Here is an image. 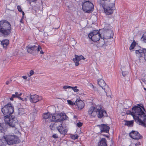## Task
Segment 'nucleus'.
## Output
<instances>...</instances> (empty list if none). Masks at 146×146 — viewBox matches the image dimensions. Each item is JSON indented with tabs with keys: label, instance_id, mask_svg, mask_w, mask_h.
<instances>
[{
	"label": "nucleus",
	"instance_id": "nucleus-13",
	"mask_svg": "<svg viewBox=\"0 0 146 146\" xmlns=\"http://www.w3.org/2000/svg\"><path fill=\"white\" fill-rule=\"evenodd\" d=\"M42 99V98L41 96H38L36 94L33 95L31 94L29 100L31 103H36Z\"/></svg>",
	"mask_w": 146,
	"mask_h": 146
},
{
	"label": "nucleus",
	"instance_id": "nucleus-12",
	"mask_svg": "<svg viewBox=\"0 0 146 146\" xmlns=\"http://www.w3.org/2000/svg\"><path fill=\"white\" fill-rule=\"evenodd\" d=\"M89 115L91 117H95L96 116L97 111L96 110V105L95 107L91 106L90 108L88 111Z\"/></svg>",
	"mask_w": 146,
	"mask_h": 146
},
{
	"label": "nucleus",
	"instance_id": "nucleus-4",
	"mask_svg": "<svg viewBox=\"0 0 146 146\" xmlns=\"http://www.w3.org/2000/svg\"><path fill=\"white\" fill-rule=\"evenodd\" d=\"M3 137L7 144L9 145L17 144L20 142L19 138L14 134H9L5 135L3 136Z\"/></svg>",
	"mask_w": 146,
	"mask_h": 146
},
{
	"label": "nucleus",
	"instance_id": "nucleus-17",
	"mask_svg": "<svg viewBox=\"0 0 146 146\" xmlns=\"http://www.w3.org/2000/svg\"><path fill=\"white\" fill-rule=\"evenodd\" d=\"M99 127L101 132L108 133L109 132L110 127L104 124H102L98 125Z\"/></svg>",
	"mask_w": 146,
	"mask_h": 146
},
{
	"label": "nucleus",
	"instance_id": "nucleus-30",
	"mask_svg": "<svg viewBox=\"0 0 146 146\" xmlns=\"http://www.w3.org/2000/svg\"><path fill=\"white\" fill-rule=\"evenodd\" d=\"M7 143L5 142H3L2 140H0V146H6Z\"/></svg>",
	"mask_w": 146,
	"mask_h": 146
},
{
	"label": "nucleus",
	"instance_id": "nucleus-25",
	"mask_svg": "<svg viewBox=\"0 0 146 146\" xmlns=\"http://www.w3.org/2000/svg\"><path fill=\"white\" fill-rule=\"evenodd\" d=\"M25 113L24 109L23 108H19L18 110V114L21 115Z\"/></svg>",
	"mask_w": 146,
	"mask_h": 146
},
{
	"label": "nucleus",
	"instance_id": "nucleus-27",
	"mask_svg": "<svg viewBox=\"0 0 146 146\" xmlns=\"http://www.w3.org/2000/svg\"><path fill=\"white\" fill-rule=\"evenodd\" d=\"M70 138L74 139H77L78 138V136L77 134L72 135L70 136Z\"/></svg>",
	"mask_w": 146,
	"mask_h": 146
},
{
	"label": "nucleus",
	"instance_id": "nucleus-36",
	"mask_svg": "<svg viewBox=\"0 0 146 146\" xmlns=\"http://www.w3.org/2000/svg\"><path fill=\"white\" fill-rule=\"evenodd\" d=\"M17 8L18 11L19 12H22V10L21 7L20 5L17 6Z\"/></svg>",
	"mask_w": 146,
	"mask_h": 146
},
{
	"label": "nucleus",
	"instance_id": "nucleus-41",
	"mask_svg": "<svg viewBox=\"0 0 146 146\" xmlns=\"http://www.w3.org/2000/svg\"><path fill=\"white\" fill-rule=\"evenodd\" d=\"M24 19V18H23L22 17V18L20 19V23H22V24L23 23V20Z\"/></svg>",
	"mask_w": 146,
	"mask_h": 146
},
{
	"label": "nucleus",
	"instance_id": "nucleus-28",
	"mask_svg": "<svg viewBox=\"0 0 146 146\" xmlns=\"http://www.w3.org/2000/svg\"><path fill=\"white\" fill-rule=\"evenodd\" d=\"M68 104L70 105L74 106L75 104V102H73L70 100H68L67 101Z\"/></svg>",
	"mask_w": 146,
	"mask_h": 146
},
{
	"label": "nucleus",
	"instance_id": "nucleus-18",
	"mask_svg": "<svg viewBox=\"0 0 146 146\" xmlns=\"http://www.w3.org/2000/svg\"><path fill=\"white\" fill-rule=\"evenodd\" d=\"M27 52L31 54H33L36 52L37 46L35 45H28L26 47Z\"/></svg>",
	"mask_w": 146,
	"mask_h": 146
},
{
	"label": "nucleus",
	"instance_id": "nucleus-39",
	"mask_svg": "<svg viewBox=\"0 0 146 146\" xmlns=\"http://www.w3.org/2000/svg\"><path fill=\"white\" fill-rule=\"evenodd\" d=\"M52 137L55 139H57L58 138V136L57 134H54L52 135Z\"/></svg>",
	"mask_w": 146,
	"mask_h": 146
},
{
	"label": "nucleus",
	"instance_id": "nucleus-32",
	"mask_svg": "<svg viewBox=\"0 0 146 146\" xmlns=\"http://www.w3.org/2000/svg\"><path fill=\"white\" fill-rule=\"evenodd\" d=\"M55 125V123H51L50 125V127L51 130H54L55 129V127L54 126V125Z\"/></svg>",
	"mask_w": 146,
	"mask_h": 146
},
{
	"label": "nucleus",
	"instance_id": "nucleus-40",
	"mask_svg": "<svg viewBox=\"0 0 146 146\" xmlns=\"http://www.w3.org/2000/svg\"><path fill=\"white\" fill-rule=\"evenodd\" d=\"M20 100H22V101H25V100L27 101V99L26 98H23L20 97V98H19Z\"/></svg>",
	"mask_w": 146,
	"mask_h": 146
},
{
	"label": "nucleus",
	"instance_id": "nucleus-38",
	"mask_svg": "<svg viewBox=\"0 0 146 146\" xmlns=\"http://www.w3.org/2000/svg\"><path fill=\"white\" fill-rule=\"evenodd\" d=\"M71 86H63V88L64 89H67L68 88H71Z\"/></svg>",
	"mask_w": 146,
	"mask_h": 146
},
{
	"label": "nucleus",
	"instance_id": "nucleus-16",
	"mask_svg": "<svg viewBox=\"0 0 146 146\" xmlns=\"http://www.w3.org/2000/svg\"><path fill=\"white\" fill-rule=\"evenodd\" d=\"M57 129L60 133L62 135H65L68 131V129L66 127H64L62 125V123H60L59 125L58 126Z\"/></svg>",
	"mask_w": 146,
	"mask_h": 146
},
{
	"label": "nucleus",
	"instance_id": "nucleus-48",
	"mask_svg": "<svg viewBox=\"0 0 146 146\" xmlns=\"http://www.w3.org/2000/svg\"><path fill=\"white\" fill-rule=\"evenodd\" d=\"M44 52L42 50H41L40 51V54H44Z\"/></svg>",
	"mask_w": 146,
	"mask_h": 146
},
{
	"label": "nucleus",
	"instance_id": "nucleus-3",
	"mask_svg": "<svg viewBox=\"0 0 146 146\" xmlns=\"http://www.w3.org/2000/svg\"><path fill=\"white\" fill-rule=\"evenodd\" d=\"M12 31L10 23L6 20L0 21V36L6 37L9 35Z\"/></svg>",
	"mask_w": 146,
	"mask_h": 146
},
{
	"label": "nucleus",
	"instance_id": "nucleus-15",
	"mask_svg": "<svg viewBox=\"0 0 146 146\" xmlns=\"http://www.w3.org/2000/svg\"><path fill=\"white\" fill-rule=\"evenodd\" d=\"M74 57L75 58H73V60L75 63L76 66H78L79 65V61L82 59L85 60V58L82 55L78 56L75 54Z\"/></svg>",
	"mask_w": 146,
	"mask_h": 146
},
{
	"label": "nucleus",
	"instance_id": "nucleus-45",
	"mask_svg": "<svg viewBox=\"0 0 146 146\" xmlns=\"http://www.w3.org/2000/svg\"><path fill=\"white\" fill-rule=\"evenodd\" d=\"M21 13H22V18H24V15H25V13L24 12L22 11V12H21Z\"/></svg>",
	"mask_w": 146,
	"mask_h": 146
},
{
	"label": "nucleus",
	"instance_id": "nucleus-8",
	"mask_svg": "<svg viewBox=\"0 0 146 146\" xmlns=\"http://www.w3.org/2000/svg\"><path fill=\"white\" fill-rule=\"evenodd\" d=\"M96 109L97 111V115L98 118H101L103 117L106 115V112L102 105H96Z\"/></svg>",
	"mask_w": 146,
	"mask_h": 146
},
{
	"label": "nucleus",
	"instance_id": "nucleus-29",
	"mask_svg": "<svg viewBox=\"0 0 146 146\" xmlns=\"http://www.w3.org/2000/svg\"><path fill=\"white\" fill-rule=\"evenodd\" d=\"M77 87L75 86L74 87L71 86V88L72 89L74 92H78L79 91V90L77 89Z\"/></svg>",
	"mask_w": 146,
	"mask_h": 146
},
{
	"label": "nucleus",
	"instance_id": "nucleus-7",
	"mask_svg": "<svg viewBox=\"0 0 146 146\" xmlns=\"http://www.w3.org/2000/svg\"><path fill=\"white\" fill-rule=\"evenodd\" d=\"M88 36L89 38L94 42L99 41L100 38L102 39L101 37H102L98 30L93 31L89 34Z\"/></svg>",
	"mask_w": 146,
	"mask_h": 146
},
{
	"label": "nucleus",
	"instance_id": "nucleus-50",
	"mask_svg": "<svg viewBox=\"0 0 146 146\" xmlns=\"http://www.w3.org/2000/svg\"><path fill=\"white\" fill-rule=\"evenodd\" d=\"M144 38L146 40V33L144 35Z\"/></svg>",
	"mask_w": 146,
	"mask_h": 146
},
{
	"label": "nucleus",
	"instance_id": "nucleus-21",
	"mask_svg": "<svg viewBox=\"0 0 146 146\" xmlns=\"http://www.w3.org/2000/svg\"><path fill=\"white\" fill-rule=\"evenodd\" d=\"M98 146H107L106 140L102 138L98 143Z\"/></svg>",
	"mask_w": 146,
	"mask_h": 146
},
{
	"label": "nucleus",
	"instance_id": "nucleus-14",
	"mask_svg": "<svg viewBox=\"0 0 146 146\" xmlns=\"http://www.w3.org/2000/svg\"><path fill=\"white\" fill-rule=\"evenodd\" d=\"M113 35V32L112 30H110L108 31L104 32V35L102 36V38L103 40L107 39L112 38Z\"/></svg>",
	"mask_w": 146,
	"mask_h": 146
},
{
	"label": "nucleus",
	"instance_id": "nucleus-20",
	"mask_svg": "<svg viewBox=\"0 0 146 146\" xmlns=\"http://www.w3.org/2000/svg\"><path fill=\"white\" fill-rule=\"evenodd\" d=\"M135 53L138 57L140 58L144 56V58H145V54L144 52V50L143 51L141 50H137L135 51Z\"/></svg>",
	"mask_w": 146,
	"mask_h": 146
},
{
	"label": "nucleus",
	"instance_id": "nucleus-51",
	"mask_svg": "<svg viewBox=\"0 0 146 146\" xmlns=\"http://www.w3.org/2000/svg\"><path fill=\"white\" fill-rule=\"evenodd\" d=\"M124 72H122V75L123 76H125V75H124Z\"/></svg>",
	"mask_w": 146,
	"mask_h": 146
},
{
	"label": "nucleus",
	"instance_id": "nucleus-37",
	"mask_svg": "<svg viewBox=\"0 0 146 146\" xmlns=\"http://www.w3.org/2000/svg\"><path fill=\"white\" fill-rule=\"evenodd\" d=\"M83 125V123L82 122H79L78 123H77L76 124L77 126L78 127H81Z\"/></svg>",
	"mask_w": 146,
	"mask_h": 146
},
{
	"label": "nucleus",
	"instance_id": "nucleus-11",
	"mask_svg": "<svg viewBox=\"0 0 146 146\" xmlns=\"http://www.w3.org/2000/svg\"><path fill=\"white\" fill-rule=\"evenodd\" d=\"M129 135L131 138L136 140L141 139L143 137L138 131H132L129 133Z\"/></svg>",
	"mask_w": 146,
	"mask_h": 146
},
{
	"label": "nucleus",
	"instance_id": "nucleus-49",
	"mask_svg": "<svg viewBox=\"0 0 146 146\" xmlns=\"http://www.w3.org/2000/svg\"><path fill=\"white\" fill-rule=\"evenodd\" d=\"M10 100L11 101H13V98H12V96H11V97L10 98Z\"/></svg>",
	"mask_w": 146,
	"mask_h": 146
},
{
	"label": "nucleus",
	"instance_id": "nucleus-34",
	"mask_svg": "<svg viewBox=\"0 0 146 146\" xmlns=\"http://www.w3.org/2000/svg\"><path fill=\"white\" fill-rule=\"evenodd\" d=\"M42 49L41 46L38 45V46H37V48H36V51L38 52L39 51H40V50Z\"/></svg>",
	"mask_w": 146,
	"mask_h": 146
},
{
	"label": "nucleus",
	"instance_id": "nucleus-26",
	"mask_svg": "<svg viewBox=\"0 0 146 146\" xmlns=\"http://www.w3.org/2000/svg\"><path fill=\"white\" fill-rule=\"evenodd\" d=\"M136 42L135 41H133L131 44V45L129 47V49L130 50H131L134 48V47H135L136 45Z\"/></svg>",
	"mask_w": 146,
	"mask_h": 146
},
{
	"label": "nucleus",
	"instance_id": "nucleus-35",
	"mask_svg": "<svg viewBox=\"0 0 146 146\" xmlns=\"http://www.w3.org/2000/svg\"><path fill=\"white\" fill-rule=\"evenodd\" d=\"M15 94L18 97H17V98H20V97L22 95V93L21 92L19 94L17 92H16L15 93Z\"/></svg>",
	"mask_w": 146,
	"mask_h": 146
},
{
	"label": "nucleus",
	"instance_id": "nucleus-1",
	"mask_svg": "<svg viewBox=\"0 0 146 146\" xmlns=\"http://www.w3.org/2000/svg\"><path fill=\"white\" fill-rule=\"evenodd\" d=\"M144 111L145 110L143 106L138 104L133 106L131 111H128L127 113L131 115L137 123L146 127V114Z\"/></svg>",
	"mask_w": 146,
	"mask_h": 146
},
{
	"label": "nucleus",
	"instance_id": "nucleus-43",
	"mask_svg": "<svg viewBox=\"0 0 146 146\" xmlns=\"http://www.w3.org/2000/svg\"><path fill=\"white\" fill-rule=\"evenodd\" d=\"M12 98H17V97H18L17 96H16V95L15 94H13L12 95Z\"/></svg>",
	"mask_w": 146,
	"mask_h": 146
},
{
	"label": "nucleus",
	"instance_id": "nucleus-19",
	"mask_svg": "<svg viewBox=\"0 0 146 146\" xmlns=\"http://www.w3.org/2000/svg\"><path fill=\"white\" fill-rule=\"evenodd\" d=\"M77 100H76L75 102H76V105L77 106L78 109L79 110H81L83 108L85 105L84 102L81 100H78L77 101Z\"/></svg>",
	"mask_w": 146,
	"mask_h": 146
},
{
	"label": "nucleus",
	"instance_id": "nucleus-10",
	"mask_svg": "<svg viewBox=\"0 0 146 146\" xmlns=\"http://www.w3.org/2000/svg\"><path fill=\"white\" fill-rule=\"evenodd\" d=\"M98 85L104 90L107 96H109L107 94L108 92H109L110 90V88L106 84L105 82L103 79H101L99 80H98Z\"/></svg>",
	"mask_w": 146,
	"mask_h": 146
},
{
	"label": "nucleus",
	"instance_id": "nucleus-46",
	"mask_svg": "<svg viewBox=\"0 0 146 146\" xmlns=\"http://www.w3.org/2000/svg\"><path fill=\"white\" fill-rule=\"evenodd\" d=\"M22 78L26 80L27 78V77L26 76H22Z\"/></svg>",
	"mask_w": 146,
	"mask_h": 146
},
{
	"label": "nucleus",
	"instance_id": "nucleus-9",
	"mask_svg": "<svg viewBox=\"0 0 146 146\" xmlns=\"http://www.w3.org/2000/svg\"><path fill=\"white\" fill-rule=\"evenodd\" d=\"M68 118L65 113L64 114L60 113L59 114L52 116V120L56 122H60L62 123L63 121L67 120Z\"/></svg>",
	"mask_w": 146,
	"mask_h": 146
},
{
	"label": "nucleus",
	"instance_id": "nucleus-2",
	"mask_svg": "<svg viewBox=\"0 0 146 146\" xmlns=\"http://www.w3.org/2000/svg\"><path fill=\"white\" fill-rule=\"evenodd\" d=\"M14 111V107L11 103H8L1 109V111L5 115L4 120L5 123L14 129H17L16 125L18 121L15 116L11 115Z\"/></svg>",
	"mask_w": 146,
	"mask_h": 146
},
{
	"label": "nucleus",
	"instance_id": "nucleus-47",
	"mask_svg": "<svg viewBox=\"0 0 146 146\" xmlns=\"http://www.w3.org/2000/svg\"><path fill=\"white\" fill-rule=\"evenodd\" d=\"M136 145H141V143L140 142L137 143L136 144Z\"/></svg>",
	"mask_w": 146,
	"mask_h": 146
},
{
	"label": "nucleus",
	"instance_id": "nucleus-53",
	"mask_svg": "<svg viewBox=\"0 0 146 146\" xmlns=\"http://www.w3.org/2000/svg\"><path fill=\"white\" fill-rule=\"evenodd\" d=\"M127 101H128V102H130V101L129 100H128Z\"/></svg>",
	"mask_w": 146,
	"mask_h": 146
},
{
	"label": "nucleus",
	"instance_id": "nucleus-5",
	"mask_svg": "<svg viewBox=\"0 0 146 146\" xmlns=\"http://www.w3.org/2000/svg\"><path fill=\"white\" fill-rule=\"evenodd\" d=\"M82 9L85 13H91L93 11L94 5L89 1H85L82 2Z\"/></svg>",
	"mask_w": 146,
	"mask_h": 146
},
{
	"label": "nucleus",
	"instance_id": "nucleus-52",
	"mask_svg": "<svg viewBox=\"0 0 146 146\" xmlns=\"http://www.w3.org/2000/svg\"><path fill=\"white\" fill-rule=\"evenodd\" d=\"M31 2L30 1V2H29V4H31Z\"/></svg>",
	"mask_w": 146,
	"mask_h": 146
},
{
	"label": "nucleus",
	"instance_id": "nucleus-24",
	"mask_svg": "<svg viewBox=\"0 0 146 146\" xmlns=\"http://www.w3.org/2000/svg\"><path fill=\"white\" fill-rule=\"evenodd\" d=\"M124 122L125 123L124 125L127 126L128 127H131L133 126V123H134L133 120L131 121H127L124 120Z\"/></svg>",
	"mask_w": 146,
	"mask_h": 146
},
{
	"label": "nucleus",
	"instance_id": "nucleus-33",
	"mask_svg": "<svg viewBox=\"0 0 146 146\" xmlns=\"http://www.w3.org/2000/svg\"><path fill=\"white\" fill-rule=\"evenodd\" d=\"M34 74V72L33 70L30 71L29 74H28V76L30 77Z\"/></svg>",
	"mask_w": 146,
	"mask_h": 146
},
{
	"label": "nucleus",
	"instance_id": "nucleus-23",
	"mask_svg": "<svg viewBox=\"0 0 146 146\" xmlns=\"http://www.w3.org/2000/svg\"><path fill=\"white\" fill-rule=\"evenodd\" d=\"M54 115H52V114H51L49 112H48L46 113H44L43 114V116L44 119H47L52 117V119L51 121H54L52 120V116Z\"/></svg>",
	"mask_w": 146,
	"mask_h": 146
},
{
	"label": "nucleus",
	"instance_id": "nucleus-22",
	"mask_svg": "<svg viewBox=\"0 0 146 146\" xmlns=\"http://www.w3.org/2000/svg\"><path fill=\"white\" fill-rule=\"evenodd\" d=\"M9 41L8 40L5 39L1 41V44L5 49H7V46L9 44Z\"/></svg>",
	"mask_w": 146,
	"mask_h": 146
},
{
	"label": "nucleus",
	"instance_id": "nucleus-44",
	"mask_svg": "<svg viewBox=\"0 0 146 146\" xmlns=\"http://www.w3.org/2000/svg\"><path fill=\"white\" fill-rule=\"evenodd\" d=\"M144 52H145V59L146 60V49H144Z\"/></svg>",
	"mask_w": 146,
	"mask_h": 146
},
{
	"label": "nucleus",
	"instance_id": "nucleus-42",
	"mask_svg": "<svg viewBox=\"0 0 146 146\" xmlns=\"http://www.w3.org/2000/svg\"><path fill=\"white\" fill-rule=\"evenodd\" d=\"M11 80H10V81L7 80V81L5 83V84L7 85H8L10 83V82L11 81Z\"/></svg>",
	"mask_w": 146,
	"mask_h": 146
},
{
	"label": "nucleus",
	"instance_id": "nucleus-31",
	"mask_svg": "<svg viewBox=\"0 0 146 146\" xmlns=\"http://www.w3.org/2000/svg\"><path fill=\"white\" fill-rule=\"evenodd\" d=\"M1 123H0V133H2L3 134H4L5 131L3 129V128L1 126Z\"/></svg>",
	"mask_w": 146,
	"mask_h": 146
},
{
	"label": "nucleus",
	"instance_id": "nucleus-6",
	"mask_svg": "<svg viewBox=\"0 0 146 146\" xmlns=\"http://www.w3.org/2000/svg\"><path fill=\"white\" fill-rule=\"evenodd\" d=\"M101 5L103 7L105 13L107 15H110L113 12L114 9L115 8V3H114V6L112 4V2L109 3L108 6H105L104 4H101L100 3Z\"/></svg>",
	"mask_w": 146,
	"mask_h": 146
}]
</instances>
